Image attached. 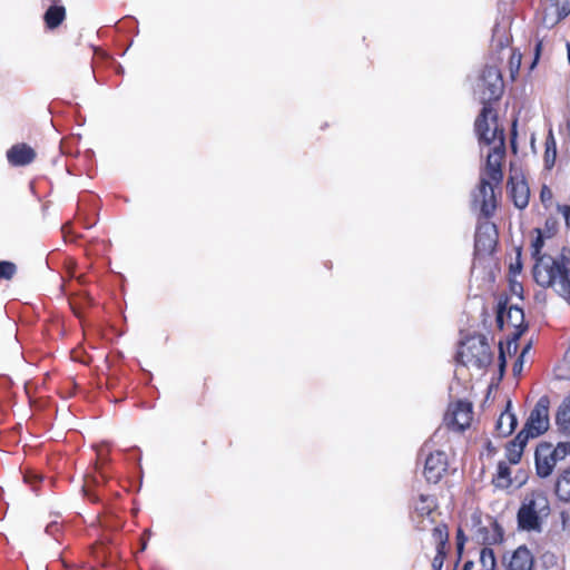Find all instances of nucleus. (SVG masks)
<instances>
[{
    "instance_id": "obj_27",
    "label": "nucleus",
    "mask_w": 570,
    "mask_h": 570,
    "mask_svg": "<svg viewBox=\"0 0 570 570\" xmlns=\"http://www.w3.org/2000/svg\"><path fill=\"white\" fill-rule=\"evenodd\" d=\"M550 452L561 462L570 456V442H559L556 446L550 443Z\"/></svg>"
},
{
    "instance_id": "obj_3",
    "label": "nucleus",
    "mask_w": 570,
    "mask_h": 570,
    "mask_svg": "<svg viewBox=\"0 0 570 570\" xmlns=\"http://www.w3.org/2000/svg\"><path fill=\"white\" fill-rule=\"evenodd\" d=\"M549 513L548 498L542 492H532L524 498L518 511V525L525 531H541L542 518Z\"/></svg>"
},
{
    "instance_id": "obj_33",
    "label": "nucleus",
    "mask_w": 570,
    "mask_h": 570,
    "mask_svg": "<svg viewBox=\"0 0 570 570\" xmlns=\"http://www.w3.org/2000/svg\"><path fill=\"white\" fill-rule=\"evenodd\" d=\"M466 542V537L461 528L456 531V548L459 553H462L464 544Z\"/></svg>"
},
{
    "instance_id": "obj_2",
    "label": "nucleus",
    "mask_w": 570,
    "mask_h": 570,
    "mask_svg": "<svg viewBox=\"0 0 570 570\" xmlns=\"http://www.w3.org/2000/svg\"><path fill=\"white\" fill-rule=\"evenodd\" d=\"M532 276L543 288L554 292L570 304V249L562 247L556 254H544L533 263Z\"/></svg>"
},
{
    "instance_id": "obj_8",
    "label": "nucleus",
    "mask_w": 570,
    "mask_h": 570,
    "mask_svg": "<svg viewBox=\"0 0 570 570\" xmlns=\"http://www.w3.org/2000/svg\"><path fill=\"white\" fill-rule=\"evenodd\" d=\"M503 306H499L497 323L500 328H503L505 324L513 328L512 332V342L514 343V347H517V341L521 337V335L527 331L528 325L524 321V312L518 305H510L508 307L507 314L504 316Z\"/></svg>"
},
{
    "instance_id": "obj_6",
    "label": "nucleus",
    "mask_w": 570,
    "mask_h": 570,
    "mask_svg": "<svg viewBox=\"0 0 570 570\" xmlns=\"http://www.w3.org/2000/svg\"><path fill=\"white\" fill-rule=\"evenodd\" d=\"M472 417V403L468 401H458L449 406L444 416V423L450 430L462 432L470 426Z\"/></svg>"
},
{
    "instance_id": "obj_38",
    "label": "nucleus",
    "mask_w": 570,
    "mask_h": 570,
    "mask_svg": "<svg viewBox=\"0 0 570 570\" xmlns=\"http://www.w3.org/2000/svg\"><path fill=\"white\" fill-rule=\"evenodd\" d=\"M58 523H50L47 525L46 528V532L49 533V534H52L55 531L58 530Z\"/></svg>"
},
{
    "instance_id": "obj_20",
    "label": "nucleus",
    "mask_w": 570,
    "mask_h": 570,
    "mask_svg": "<svg viewBox=\"0 0 570 570\" xmlns=\"http://www.w3.org/2000/svg\"><path fill=\"white\" fill-rule=\"evenodd\" d=\"M66 9L62 6H51L45 13V22L49 29H55L62 23Z\"/></svg>"
},
{
    "instance_id": "obj_26",
    "label": "nucleus",
    "mask_w": 570,
    "mask_h": 570,
    "mask_svg": "<svg viewBox=\"0 0 570 570\" xmlns=\"http://www.w3.org/2000/svg\"><path fill=\"white\" fill-rule=\"evenodd\" d=\"M432 537L436 542V549H445L449 541L448 527L445 524L436 525L432 531Z\"/></svg>"
},
{
    "instance_id": "obj_5",
    "label": "nucleus",
    "mask_w": 570,
    "mask_h": 570,
    "mask_svg": "<svg viewBox=\"0 0 570 570\" xmlns=\"http://www.w3.org/2000/svg\"><path fill=\"white\" fill-rule=\"evenodd\" d=\"M549 397L547 395L541 396L531 410L520 433L529 440L543 434L549 429Z\"/></svg>"
},
{
    "instance_id": "obj_16",
    "label": "nucleus",
    "mask_w": 570,
    "mask_h": 570,
    "mask_svg": "<svg viewBox=\"0 0 570 570\" xmlns=\"http://www.w3.org/2000/svg\"><path fill=\"white\" fill-rule=\"evenodd\" d=\"M478 539L488 546L500 543L503 540V530L497 521H493L490 528L478 529Z\"/></svg>"
},
{
    "instance_id": "obj_17",
    "label": "nucleus",
    "mask_w": 570,
    "mask_h": 570,
    "mask_svg": "<svg viewBox=\"0 0 570 570\" xmlns=\"http://www.w3.org/2000/svg\"><path fill=\"white\" fill-rule=\"evenodd\" d=\"M554 493L560 501L570 503V466L558 474L554 483Z\"/></svg>"
},
{
    "instance_id": "obj_10",
    "label": "nucleus",
    "mask_w": 570,
    "mask_h": 570,
    "mask_svg": "<svg viewBox=\"0 0 570 570\" xmlns=\"http://www.w3.org/2000/svg\"><path fill=\"white\" fill-rule=\"evenodd\" d=\"M534 463L537 475L541 479L550 476L559 463L554 455L550 452V443H540L534 453Z\"/></svg>"
},
{
    "instance_id": "obj_1",
    "label": "nucleus",
    "mask_w": 570,
    "mask_h": 570,
    "mask_svg": "<svg viewBox=\"0 0 570 570\" xmlns=\"http://www.w3.org/2000/svg\"><path fill=\"white\" fill-rule=\"evenodd\" d=\"M480 101L483 107L475 119L474 128L479 141L492 146L487 156L485 167L481 171L480 183L472 193L471 206L479 209L485 218L493 216L497 208L494 186L503 180L502 160L505 154L504 130L498 127V116L492 102L503 94V79L497 66H487L478 85Z\"/></svg>"
},
{
    "instance_id": "obj_39",
    "label": "nucleus",
    "mask_w": 570,
    "mask_h": 570,
    "mask_svg": "<svg viewBox=\"0 0 570 570\" xmlns=\"http://www.w3.org/2000/svg\"><path fill=\"white\" fill-rule=\"evenodd\" d=\"M562 213L564 214V216H568L570 214V206L569 205H564L562 207Z\"/></svg>"
},
{
    "instance_id": "obj_11",
    "label": "nucleus",
    "mask_w": 570,
    "mask_h": 570,
    "mask_svg": "<svg viewBox=\"0 0 570 570\" xmlns=\"http://www.w3.org/2000/svg\"><path fill=\"white\" fill-rule=\"evenodd\" d=\"M508 189L513 205L517 208L524 209L529 205L530 189L523 176H510Z\"/></svg>"
},
{
    "instance_id": "obj_23",
    "label": "nucleus",
    "mask_w": 570,
    "mask_h": 570,
    "mask_svg": "<svg viewBox=\"0 0 570 570\" xmlns=\"http://www.w3.org/2000/svg\"><path fill=\"white\" fill-rule=\"evenodd\" d=\"M492 46L498 49H503L509 46V37L505 28L495 24L492 33Z\"/></svg>"
},
{
    "instance_id": "obj_30",
    "label": "nucleus",
    "mask_w": 570,
    "mask_h": 570,
    "mask_svg": "<svg viewBox=\"0 0 570 570\" xmlns=\"http://www.w3.org/2000/svg\"><path fill=\"white\" fill-rule=\"evenodd\" d=\"M557 377L560 380H570V351L567 352L562 363L557 368Z\"/></svg>"
},
{
    "instance_id": "obj_13",
    "label": "nucleus",
    "mask_w": 570,
    "mask_h": 570,
    "mask_svg": "<svg viewBox=\"0 0 570 570\" xmlns=\"http://www.w3.org/2000/svg\"><path fill=\"white\" fill-rule=\"evenodd\" d=\"M518 420L515 414L511 411V402L507 404V409L500 414L495 422V431L499 436L510 435L517 428Z\"/></svg>"
},
{
    "instance_id": "obj_9",
    "label": "nucleus",
    "mask_w": 570,
    "mask_h": 570,
    "mask_svg": "<svg viewBox=\"0 0 570 570\" xmlns=\"http://www.w3.org/2000/svg\"><path fill=\"white\" fill-rule=\"evenodd\" d=\"M498 242L497 226L489 222L478 224L474 237V252L476 255L491 254Z\"/></svg>"
},
{
    "instance_id": "obj_22",
    "label": "nucleus",
    "mask_w": 570,
    "mask_h": 570,
    "mask_svg": "<svg viewBox=\"0 0 570 570\" xmlns=\"http://www.w3.org/2000/svg\"><path fill=\"white\" fill-rule=\"evenodd\" d=\"M534 232L537 236L531 242L530 254L533 262L537 263V259L543 257L546 253H542V248L544 246L542 230L540 228H535Z\"/></svg>"
},
{
    "instance_id": "obj_40",
    "label": "nucleus",
    "mask_w": 570,
    "mask_h": 570,
    "mask_svg": "<svg viewBox=\"0 0 570 570\" xmlns=\"http://www.w3.org/2000/svg\"><path fill=\"white\" fill-rule=\"evenodd\" d=\"M472 566H473V563L471 561H468L466 563H464L462 570H471Z\"/></svg>"
},
{
    "instance_id": "obj_31",
    "label": "nucleus",
    "mask_w": 570,
    "mask_h": 570,
    "mask_svg": "<svg viewBox=\"0 0 570 570\" xmlns=\"http://www.w3.org/2000/svg\"><path fill=\"white\" fill-rule=\"evenodd\" d=\"M521 59L522 55L519 51H513L510 57V72L511 77L514 78V76L518 73L520 66H521Z\"/></svg>"
},
{
    "instance_id": "obj_19",
    "label": "nucleus",
    "mask_w": 570,
    "mask_h": 570,
    "mask_svg": "<svg viewBox=\"0 0 570 570\" xmlns=\"http://www.w3.org/2000/svg\"><path fill=\"white\" fill-rule=\"evenodd\" d=\"M556 422L562 432L570 433V395L560 404Z\"/></svg>"
},
{
    "instance_id": "obj_32",
    "label": "nucleus",
    "mask_w": 570,
    "mask_h": 570,
    "mask_svg": "<svg viewBox=\"0 0 570 570\" xmlns=\"http://www.w3.org/2000/svg\"><path fill=\"white\" fill-rule=\"evenodd\" d=\"M445 554H446L445 549H436V554L432 561L433 570H442Z\"/></svg>"
},
{
    "instance_id": "obj_18",
    "label": "nucleus",
    "mask_w": 570,
    "mask_h": 570,
    "mask_svg": "<svg viewBox=\"0 0 570 570\" xmlns=\"http://www.w3.org/2000/svg\"><path fill=\"white\" fill-rule=\"evenodd\" d=\"M492 483L498 489H508L512 485L511 470L509 463L500 461L498 463L497 473L492 479Z\"/></svg>"
},
{
    "instance_id": "obj_41",
    "label": "nucleus",
    "mask_w": 570,
    "mask_h": 570,
    "mask_svg": "<svg viewBox=\"0 0 570 570\" xmlns=\"http://www.w3.org/2000/svg\"><path fill=\"white\" fill-rule=\"evenodd\" d=\"M567 51H568V60L570 62V43H567Z\"/></svg>"
},
{
    "instance_id": "obj_14",
    "label": "nucleus",
    "mask_w": 570,
    "mask_h": 570,
    "mask_svg": "<svg viewBox=\"0 0 570 570\" xmlns=\"http://www.w3.org/2000/svg\"><path fill=\"white\" fill-rule=\"evenodd\" d=\"M533 557L527 547H519L511 556L508 570H532Z\"/></svg>"
},
{
    "instance_id": "obj_36",
    "label": "nucleus",
    "mask_w": 570,
    "mask_h": 570,
    "mask_svg": "<svg viewBox=\"0 0 570 570\" xmlns=\"http://www.w3.org/2000/svg\"><path fill=\"white\" fill-rule=\"evenodd\" d=\"M499 358H500V370H501V372H503L504 367H505V356H504V352L502 350V345H500V356H499Z\"/></svg>"
},
{
    "instance_id": "obj_42",
    "label": "nucleus",
    "mask_w": 570,
    "mask_h": 570,
    "mask_svg": "<svg viewBox=\"0 0 570 570\" xmlns=\"http://www.w3.org/2000/svg\"><path fill=\"white\" fill-rule=\"evenodd\" d=\"M146 546H147V543L144 541L142 544H141V550H145Z\"/></svg>"
},
{
    "instance_id": "obj_24",
    "label": "nucleus",
    "mask_w": 570,
    "mask_h": 570,
    "mask_svg": "<svg viewBox=\"0 0 570 570\" xmlns=\"http://www.w3.org/2000/svg\"><path fill=\"white\" fill-rule=\"evenodd\" d=\"M556 157H557L556 141H554L552 131L550 130L549 136L547 137V140H546V153H544L546 165L548 168H551L553 166V164L556 161Z\"/></svg>"
},
{
    "instance_id": "obj_12",
    "label": "nucleus",
    "mask_w": 570,
    "mask_h": 570,
    "mask_svg": "<svg viewBox=\"0 0 570 570\" xmlns=\"http://www.w3.org/2000/svg\"><path fill=\"white\" fill-rule=\"evenodd\" d=\"M36 158V151L27 144L13 145L7 151V159L14 167H22L31 164Z\"/></svg>"
},
{
    "instance_id": "obj_37",
    "label": "nucleus",
    "mask_w": 570,
    "mask_h": 570,
    "mask_svg": "<svg viewBox=\"0 0 570 570\" xmlns=\"http://www.w3.org/2000/svg\"><path fill=\"white\" fill-rule=\"evenodd\" d=\"M540 49H541V41L537 42V45H535V55H534V60H533V62L531 65V68L534 67V65L537 63V61L539 59Z\"/></svg>"
},
{
    "instance_id": "obj_35",
    "label": "nucleus",
    "mask_w": 570,
    "mask_h": 570,
    "mask_svg": "<svg viewBox=\"0 0 570 570\" xmlns=\"http://www.w3.org/2000/svg\"><path fill=\"white\" fill-rule=\"evenodd\" d=\"M511 272L517 274L520 273L522 269V263H521V247L517 248V261L514 264H511L510 266Z\"/></svg>"
},
{
    "instance_id": "obj_34",
    "label": "nucleus",
    "mask_w": 570,
    "mask_h": 570,
    "mask_svg": "<svg viewBox=\"0 0 570 570\" xmlns=\"http://www.w3.org/2000/svg\"><path fill=\"white\" fill-rule=\"evenodd\" d=\"M540 199L544 205L552 200V191L547 185H543L540 190Z\"/></svg>"
},
{
    "instance_id": "obj_25",
    "label": "nucleus",
    "mask_w": 570,
    "mask_h": 570,
    "mask_svg": "<svg viewBox=\"0 0 570 570\" xmlns=\"http://www.w3.org/2000/svg\"><path fill=\"white\" fill-rule=\"evenodd\" d=\"M480 563L484 570H497V560L491 548L484 547L480 552Z\"/></svg>"
},
{
    "instance_id": "obj_15",
    "label": "nucleus",
    "mask_w": 570,
    "mask_h": 570,
    "mask_svg": "<svg viewBox=\"0 0 570 570\" xmlns=\"http://www.w3.org/2000/svg\"><path fill=\"white\" fill-rule=\"evenodd\" d=\"M528 441L529 439L519 432L515 438L507 444L505 456L508 463L517 464L520 462Z\"/></svg>"
},
{
    "instance_id": "obj_28",
    "label": "nucleus",
    "mask_w": 570,
    "mask_h": 570,
    "mask_svg": "<svg viewBox=\"0 0 570 570\" xmlns=\"http://www.w3.org/2000/svg\"><path fill=\"white\" fill-rule=\"evenodd\" d=\"M17 273V266L9 261H0V278L11 279Z\"/></svg>"
},
{
    "instance_id": "obj_4",
    "label": "nucleus",
    "mask_w": 570,
    "mask_h": 570,
    "mask_svg": "<svg viewBox=\"0 0 570 570\" xmlns=\"http://www.w3.org/2000/svg\"><path fill=\"white\" fill-rule=\"evenodd\" d=\"M458 358L463 365H471L479 370L492 363L493 353L484 335L469 337L458 352Z\"/></svg>"
},
{
    "instance_id": "obj_29",
    "label": "nucleus",
    "mask_w": 570,
    "mask_h": 570,
    "mask_svg": "<svg viewBox=\"0 0 570 570\" xmlns=\"http://www.w3.org/2000/svg\"><path fill=\"white\" fill-rule=\"evenodd\" d=\"M559 19L566 18L570 13V0H551Z\"/></svg>"
},
{
    "instance_id": "obj_7",
    "label": "nucleus",
    "mask_w": 570,
    "mask_h": 570,
    "mask_svg": "<svg viewBox=\"0 0 570 570\" xmlns=\"http://www.w3.org/2000/svg\"><path fill=\"white\" fill-rule=\"evenodd\" d=\"M421 452H429L428 456L425 458L423 473L428 482L435 484L441 480L448 470V456L445 452L440 450L432 452L429 442L422 446Z\"/></svg>"
},
{
    "instance_id": "obj_21",
    "label": "nucleus",
    "mask_w": 570,
    "mask_h": 570,
    "mask_svg": "<svg viewBox=\"0 0 570 570\" xmlns=\"http://www.w3.org/2000/svg\"><path fill=\"white\" fill-rule=\"evenodd\" d=\"M436 508V502L433 497L429 494H420L415 502L414 509L421 515H430Z\"/></svg>"
}]
</instances>
